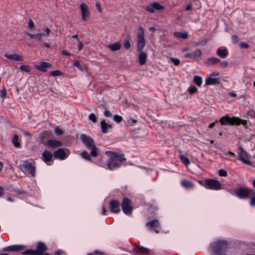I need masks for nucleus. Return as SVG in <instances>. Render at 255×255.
Listing matches in <instances>:
<instances>
[{"instance_id":"052dcab7","label":"nucleus","mask_w":255,"mask_h":255,"mask_svg":"<svg viewBox=\"0 0 255 255\" xmlns=\"http://www.w3.org/2000/svg\"><path fill=\"white\" fill-rule=\"evenodd\" d=\"M250 204L252 206H255V197H253L250 202Z\"/></svg>"},{"instance_id":"4468645a","label":"nucleus","mask_w":255,"mask_h":255,"mask_svg":"<svg viewBox=\"0 0 255 255\" xmlns=\"http://www.w3.org/2000/svg\"><path fill=\"white\" fill-rule=\"evenodd\" d=\"M54 155L57 158L63 160L68 156V153L67 154L63 149L59 148L55 151L54 153Z\"/></svg>"},{"instance_id":"dca6fc26","label":"nucleus","mask_w":255,"mask_h":255,"mask_svg":"<svg viewBox=\"0 0 255 255\" xmlns=\"http://www.w3.org/2000/svg\"><path fill=\"white\" fill-rule=\"evenodd\" d=\"M51 64L46 62H42L39 65H35V67L36 69L42 72H46L47 68L51 66Z\"/></svg>"},{"instance_id":"e2e57ef3","label":"nucleus","mask_w":255,"mask_h":255,"mask_svg":"<svg viewBox=\"0 0 255 255\" xmlns=\"http://www.w3.org/2000/svg\"><path fill=\"white\" fill-rule=\"evenodd\" d=\"M192 5L191 3H188L186 5L185 9H186V10H190L192 8Z\"/></svg>"},{"instance_id":"37998d69","label":"nucleus","mask_w":255,"mask_h":255,"mask_svg":"<svg viewBox=\"0 0 255 255\" xmlns=\"http://www.w3.org/2000/svg\"><path fill=\"white\" fill-rule=\"evenodd\" d=\"M81 155L84 158L88 159V160H90L91 154H89L87 151H85L82 152V153H81Z\"/></svg>"},{"instance_id":"7ed1b4c3","label":"nucleus","mask_w":255,"mask_h":255,"mask_svg":"<svg viewBox=\"0 0 255 255\" xmlns=\"http://www.w3.org/2000/svg\"><path fill=\"white\" fill-rule=\"evenodd\" d=\"M80 139L86 147L91 150L90 154L92 156L96 157L98 155V150L96 147L94 140L89 136L82 134L80 135Z\"/></svg>"},{"instance_id":"9d476101","label":"nucleus","mask_w":255,"mask_h":255,"mask_svg":"<svg viewBox=\"0 0 255 255\" xmlns=\"http://www.w3.org/2000/svg\"><path fill=\"white\" fill-rule=\"evenodd\" d=\"M238 159L245 164L251 165L252 163L250 160L249 154L243 148H240V151L238 152Z\"/></svg>"},{"instance_id":"09e8293b","label":"nucleus","mask_w":255,"mask_h":255,"mask_svg":"<svg viewBox=\"0 0 255 255\" xmlns=\"http://www.w3.org/2000/svg\"><path fill=\"white\" fill-rule=\"evenodd\" d=\"M248 115L251 118H255V111L251 110L248 112Z\"/></svg>"},{"instance_id":"f03ea898","label":"nucleus","mask_w":255,"mask_h":255,"mask_svg":"<svg viewBox=\"0 0 255 255\" xmlns=\"http://www.w3.org/2000/svg\"><path fill=\"white\" fill-rule=\"evenodd\" d=\"M229 244L226 240H219L211 245V250L214 255H229Z\"/></svg>"},{"instance_id":"338daca9","label":"nucleus","mask_w":255,"mask_h":255,"mask_svg":"<svg viewBox=\"0 0 255 255\" xmlns=\"http://www.w3.org/2000/svg\"><path fill=\"white\" fill-rule=\"evenodd\" d=\"M218 120H217V121H216L215 122L212 123H211V124L209 125V127L210 128H212L215 126V123H218Z\"/></svg>"},{"instance_id":"c756f323","label":"nucleus","mask_w":255,"mask_h":255,"mask_svg":"<svg viewBox=\"0 0 255 255\" xmlns=\"http://www.w3.org/2000/svg\"><path fill=\"white\" fill-rule=\"evenodd\" d=\"M135 251L138 253L147 254L149 253V250L142 246H137L135 248Z\"/></svg>"},{"instance_id":"a878e982","label":"nucleus","mask_w":255,"mask_h":255,"mask_svg":"<svg viewBox=\"0 0 255 255\" xmlns=\"http://www.w3.org/2000/svg\"><path fill=\"white\" fill-rule=\"evenodd\" d=\"M220 62V60L216 57H210L207 59L205 63L207 65H216Z\"/></svg>"},{"instance_id":"13d9d810","label":"nucleus","mask_w":255,"mask_h":255,"mask_svg":"<svg viewBox=\"0 0 255 255\" xmlns=\"http://www.w3.org/2000/svg\"><path fill=\"white\" fill-rule=\"evenodd\" d=\"M77 46H78V49L79 50H81L83 47V44L82 42H81L79 39H78V44H77Z\"/></svg>"},{"instance_id":"a18cd8bd","label":"nucleus","mask_w":255,"mask_h":255,"mask_svg":"<svg viewBox=\"0 0 255 255\" xmlns=\"http://www.w3.org/2000/svg\"><path fill=\"white\" fill-rule=\"evenodd\" d=\"M145 9L146 10H147L148 11L152 12V13L154 12L155 11V9L153 7L152 4H151L150 5L147 6L145 8Z\"/></svg>"},{"instance_id":"72a5a7b5","label":"nucleus","mask_w":255,"mask_h":255,"mask_svg":"<svg viewBox=\"0 0 255 255\" xmlns=\"http://www.w3.org/2000/svg\"><path fill=\"white\" fill-rule=\"evenodd\" d=\"M152 4L153 6V7L154 8V9L155 10H162L164 8V6L161 5L160 4H159V3H158L157 2H154L152 3Z\"/></svg>"},{"instance_id":"2f4dec72","label":"nucleus","mask_w":255,"mask_h":255,"mask_svg":"<svg viewBox=\"0 0 255 255\" xmlns=\"http://www.w3.org/2000/svg\"><path fill=\"white\" fill-rule=\"evenodd\" d=\"M193 81L195 84L198 86L200 87L202 83V79L201 76H195L193 78Z\"/></svg>"},{"instance_id":"8fccbe9b","label":"nucleus","mask_w":255,"mask_h":255,"mask_svg":"<svg viewBox=\"0 0 255 255\" xmlns=\"http://www.w3.org/2000/svg\"><path fill=\"white\" fill-rule=\"evenodd\" d=\"M6 95V91L5 89L4 88L1 90V91L0 92V96L2 98H4L5 97Z\"/></svg>"},{"instance_id":"c9c22d12","label":"nucleus","mask_w":255,"mask_h":255,"mask_svg":"<svg viewBox=\"0 0 255 255\" xmlns=\"http://www.w3.org/2000/svg\"><path fill=\"white\" fill-rule=\"evenodd\" d=\"M180 159L182 161V162L185 165H188L190 164V161H189V159L184 156V155H180Z\"/></svg>"},{"instance_id":"49530a36","label":"nucleus","mask_w":255,"mask_h":255,"mask_svg":"<svg viewBox=\"0 0 255 255\" xmlns=\"http://www.w3.org/2000/svg\"><path fill=\"white\" fill-rule=\"evenodd\" d=\"M89 119L94 123H95L97 122V117L94 114H90V115L89 116Z\"/></svg>"},{"instance_id":"a211bd4d","label":"nucleus","mask_w":255,"mask_h":255,"mask_svg":"<svg viewBox=\"0 0 255 255\" xmlns=\"http://www.w3.org/2000/svg\"><path fill=\"white\" fill-rule=\"evenodd\" d=\"M4 56L7 59L14 61H22L23 60L22 56L16 54H5Z\"/></svg>"},{"instance_id":"6e6d98bb","label":"nucleus","mask_w":255,"mask_h":255,"mask_svg":"<svg viewBox=\"0 0 255 255\" xmlns=\"http://www.w3.org/2000/svg\"><path fill=\"white\" fill-rule=\"evenodd\" d=\"M232 39L234 43L235 44H237L239 41V38L236 35H234L232 36Z\"/></svg>"},{"instance_id":"9b49d317","label":"nucleus","mask_w":255,"mask_h":255,"mask_svg":"<svg viewBox=\"0 0 255 255\" xmlns=\"http://www.w3.org/2000/svg\"><path fill=\"white\" fill-rule=\"evenodd\" d=\"M79 7L81 13V19L83 21H86L90 16L88 6L86 3L83 2L80 4Z\"/></svg>"},{"instance_id":"b1692460","label":"nucleus","mask_w":255,"mask_h":255,"mask_svg":"<svg viewBox=\"0 0 255 255\" xmlns=\"http://www.w3.org/2000/svg\"><path fill=\"white\" fill-rule=\"evenodd\" d=\"M139 52V62L141 65H143L146 62L147 54L145 52L142 51V50Z\"/></svg>"},{"instance_id":"3c124183","label":"nucleus","mask_w":255,"mask_h":255,"mask_svg":"<svg viewBox=\"0 0 255 255\" xmlns=\"http://www.w3.org/2000/svg\"><path fill=\"white\" fill-rule=\"evenodd\" d=\"M136 123V121L133 119L130 118L128 121V123L129 126H133Z\"/></svg>"},{"instance_id":"4d7b16f0","label":"nucleus","mask_w":255,"mask_h":255,"mask_svg":"<svg viewBox=\"0 0 255 255\" xmlns=\"http://www.w3.org/2000/svg\"><path fill=\"white\" fill-rule=\"evenodd\" d=\"M34 24L33 20L31 19H29L28 24V27L31 29L34 27Z\"/></svg>"},{"instance_id":"20e7f679","label":"nucleus","mask_w":255,"mask_h":255,"mask_svg":"<svg viewBox=\"0 0 255 255\" xmlns=\"http://www.w3.org/2000/svg\"><path fill=\"white\" fill-rule=\"evenodd\" d=\"M220 122L222 125H226L228 124L230 125H240L241 124L246 125L247 123L246 120H242L236 117L230 118L229 116H225L222 117L220 120Z\"/></svg>"},{"instance_id":"ddd939ff","label":"nucleus","mask_w":255,"mask_h":255,"mask_svg":"<svg viewBox=\"0 0 255 255\" xmlns=\"http://www.w3.org/2000/svg\"><path fill=\"white\" fill-rule=\"evenodd\" d=\"M111 212L119 213L120 212V202L117 200H111L110 203Z\"/></svg>"},{"instance_id":"bf43d9fd","label":"nucleus","mask_w":255,"mask_h":255,"mask_svg":"<svg viewBox=\"0 0 255 255\" xmlns=\"http://www.w3.org/2000/svg\"><path fill=\"white\" fill-rule=\"evenodd\" d=\"M96 7L97 8L98 10L100 12H102V8H101V4H100V2H97L96 3Z\"/></svg>"},{"instance_id":"a19ab883","label":"nucleus","mask_w":255,"mask_h":255,"mask_svg":"<svg viewBox=\"0 0 255 255\" xmlns=\"http://www.w3.org/2000/svg\"><path fill=\"white\" fill-rule=\"evenodd\" d=\"M22 254L24 255H37L36 254V252H35V251L32 250H26L25 251H24L22 253Z\"/></svg>"},{"instance_id":"864d4df0","label":"nucleus","mask_w":255,"mask_h":255,"mask_svg":"<svg viewBox=\"0 0 255 255\" xmlns=\"http://www.w3.org/2000/svg\"><path fill=\"white\" fill-rule=\"evenodd\" d=\"M188 91L191 94H193L197 91V89L195 87H190L188 88Z\"/></svg>"},{"instance_id":"393cba45","label":"nucleus","mask_w":255,"mask_h":255,"mask_svg":"<svg viewBox=\"0 0 255 255\" xmlns=\"http://www.w3.org/2000/svg\"><path fill=\"white\" fill-rule=\"evenodd\" d=\"M181 185L187 189H192L194 187L193 183L187 180H182L181 182Z\"/></svg>"},{"instance_id":"4be33fe9","label":"nucleus","mask_w":255,"mask_h":255,"mask_svg":"<svg viewBox=\"0 0 255 255\" xmlns=\"http://www.w3.org/2000/svg\"><path fill=\"white\" fill-rule=\"evenodd\" d=\"M24 170L26 173L30 174L32 175H34L35 172V168L32 164L30 163H27L24 164Z\"/></svg>"},{"instance_id":"bb28decb","label":"nucleus","mask_w":255,"mask_h":255,"mask_svg":"<svg viewBox=\"0 0 255 255\" xmlns=\"http://www.w3.org/2000/svg\"><path fill=\"white\" fill-rule=\"evenodd\" d=\"M46 249V247L45 245L43 243H40L37 244L35 252H36L37 255H40L43 253Z\"/></svg>"},{"instance_id":"cd10ccee","label":"nucleus","mask_w":255,"mask_h":255,"mask_svg":"<svg viewBox=\"0 0 255 255\" xmlns=\"http://www.w3.org/2000/svg\"><path fill=\"white\" fill-rule=\"evenodd\" d=\"M47 144L49 146L52 147H57L62 146V142L56 140L50 139L47 141Z\"/></svg>"},{"instance_id":"ea45409f","label":"nucleus","mask_w":255,"mask_h":255,"mask_svg":"<svg viewBox=\"0 0 255 255\" xmlns=\"http://www.w3.org/2000/svg\"><path fill=\"white\" fill-rule=\"evenodd\" d=\"M113 120L117 123H119L123 120V117L121 116H119L117 115H114L113 117Z\"/></svg>"},{"instance_id":"473e14b6","label":"nucleus","mask_w":255,"mask_h":255,"mask_svg":"<svg viewBox=\"0 0 255 255\" xmlns=\"http://www.w3.org/2000/svg\"><path fill=\"white\" fill-rule=\"evenodd\" d=\"M18 136L16 134L14 135L12 139V142L13 145L16 147H18L20 146V143L18 142Z\"/></svg>"},{"instance_id":"69168bd1","label":"nucleus","mask_w":255,"mask_h":255,"mask_svg":"<svg viewBox=\"0 0 255 255\" xmlns=\"http://www.w3.org/2000/svg\"><path fill=\"white\" fill-rule=\"evenodd\" d=\"M229 95L231 97H234L235 98V97H237V94L234 92H230L229 93Z\"/></svg>"},{"instance_id":"58836bf2","label":"nucleus","mask_w":255,"mask_h":255,"mask_svg":"<svg viewBox=\"0 0 255 255\" xmlns=\"http://www.w3.org/2000/svg\"><path fill=\"white\" fill-rule=\"evenodd\" d=\"M62 74V72H61L59 70H56L51 72L49 73L50 76H61Z\"/></svg>"},{"instance_id":"5701e85b","label":"nucleus","mask_w":255,"mask_h":255,"mask_svg":"<svg viewBox=\"0 0 255 255\" xmlns=\"http://www.w3.org/2000/svg\"><path fill=\"white\" fill-rule=\"evenodd\" d=\"M108 48L112 51H116L121 49L122 45L120 42H116L108 46Z\"/></svg>"},{"instance_id":"603ef678","label":"nucleus","mask_w":255,"mask_h":255,"mask_svg":"<svg viewBox=\"0 0 255 255\" xmlns=\"http://www.w3.org/2000/svg\"><path fill=\"white\" fill-rule=\"evenodd\" d=\"M220 64V66L222 68H226L227 67V66L228 65V63L226 61H223V62H221L220 61V62H219Z\"/></svg>"},{"instance_id":"c85d7f7f","label":"nucleus","mask_w":255,"mask_h":255,"mask_svg":"<svg viewBox=\"0 0 255 255\" xmlns=\"http://www.w3.org/2000/svg\"><path fill=\"white\" fill-rule=\"evenodd\" d=\"M173 35L175 37L179 38L186 39L188 38V33L187 32H175L173 33Z\"/></svg>"},{"instance_id":"f704fd0d","label":"nucleus","mask_w":255,"mask_h":255,"mask_svg":"<svg viewBox=\"0 0 255 255\" xmlns=\"http://www.w3.org/2000/svg\"><path fill=\"white\" fill-rule=\"evenodd\" d=\"M19 69L24 72H29L31 71L30 67L26 65H22L20 66Z\"/></svg>"},{"instance_id":"0eeeda50","label":"nucleus","mask_w":255,"mask_h":255,"mask_svg":"<svg viewBox=\"0 0 255 255\" xmlns=\"http://www.w3.org/2000/svg\"><path fill=\"white\" fill-rule=\"evenodd\" d=\"M42 30L45 33H37L36 34H31L29 32H26L25 34L28 36L30 39H36L37 41L41 42L42 41L43 37H47L51 32L50 29L48 27L43 28Z\"/></svg>"},{"instance_id":"f3484780","label":"nucleus","mask_w":255,"mask_h":255,"mask_svg":"<svg viewBox=\"0 0 255 255\" xmlns=\"http://www.w3.org/2000/svg\"><path fill=\"white\" fill-rule=\"evenodd\" d=\"M202 54V52L201 50L197 49L194 52L190 53H187L184 55V57L189 58L191 59H194L196 58H199Z\"/></svg>"},{"instance_id":"4c0bfd02","label":"nucleus","mask_w":255,"mask_h":255,"mask_svg":"<svg viewBox=\"0 0 255 255\" xmlns=\"http://www.w3.org/2000/svg\"><path fill=\"white\" fill-rule=\"evenodd\" d=\"M170 61L172 62L175 66H178L180 64V60L178 58H175L173 57L170 58Z\"/></svg>"},{"instance_id":"39448f33","label":"nucleus","mask_w":255,"mask_h":255,"mask_svg":"<svg viewBox=\"0 0 255 255\" xmlns=\"http://www.w3.org/2000/svg\"><path fill=\"white\" fill-rule=\"evenodd\" d=\"M234 194L240 199H246L249 198L251 196L255 194V191L253 189L248 188L240 187L237 188L235 193H231Z\"/></svg>"},{"instance_id":"423d86ee","label":"nucleus","mask_w":255,"mask_h":255,"mask_svg":"<svg viewBox=\"0 0 255 255\" xmlns=\"http://www.w3.org/2000/svg\"><path fill=\"white\" fill-rule=\"evenodd\" d=\"M138 31L137 47L138 51H141L143 49L146 44L143 28L141 26H138Z\"/></svg>"},{"instance_id":"6ab92c4d","label":"nucleus","mask_w":255,"mask_h":255,"mask_svg":"<svg viewBox=\"0 0 255 255\" xmlns=\"http://www.w3.org/2000/svg\"><path fill=\"white\" fill-rule=\"evenodd\" d=\"M52 158V154L48 151L45 150L42 153V159L48 165H51V159Z\"/></svg>"},{"instance_id":"e433bc0d","label":"nucleus","mask_w":255,"mask_h":255,"mask_svg":"<svg viewBox=\"0 0 255 255\" xmlns=\"http://www.w3.org/2000/svg\"><path fill=\"white\" fill-rule=\"evenodd\" d=\"M74 65L76 66L79 70L81 71H84V68L80 64L79 62L77 60L74 61Z\"/></svg>"},{"instance_id":"7c9ffc66","label":"nucleus","mask_w":255,"mask_h":255,"mask_svg":"<svg viewBox=\"0 0 255 255\" xmlns=\"http://www.w3.org/2000/svg\"><path fill=\"white\" fill-rule=\"evenodd\" d=\"M101 127L102 128V131L104 133H107L108 132L107 129L109 128H111V126L110 125H108L105 121H102L101 122Z\"/></svg>"},{"instance_id":"680f3d73","label":"nucleus","mask_w":255,"mask_h":255,"mask_svg":"<svg viewBox=\"0 0 255 255\" xmlns=\"http://www.w3.org/2000/svg\"><path fill=\"white\" fill-rule=\"evenodd\" d=\"M104 115L107 117H111L112 115L110 111L106 110L104 112Z\"/></svg>"},{"instance_id":"c03bdc74","label":"nucleus","mask_w":255,"mask_h":255,"mask_svg":"<svg viewBox=\"0 0 255 255\" xmlns=\"http://www.w3.org/2000/svg\"><path fill=\"white\" fill-rule=\"evenodd\" d=\"M219 175L220 176L226 177L228 175V173L225 170L221 169L219 170Z\"/></svg>"},{"instance_id":"6e6552de","label":"nucleus","mask_w":255,"mask_h":255,"mask_svg":"<svg viewBox=\"0 0 255 255\" xmlns=\"http://www.w3.org/2000/svg\"><path fill=\"white\" fill-rule=\"evenodd\" d=\"M205 187L207 189L218 190L221 188V184L218 180L209 179L205 181Z\"/></svg>"},{"instance_id":"2eb2a0df","label":"nucleus","mask_w":255,"mask_h":255,"mask_svg":"<svg viewBox=\"0 0 255 255\" xmlns=\"http://www.w3.org/2000/svg\"><path fill=\"white\" fill-rule=\"evenodd\" d=\"M25 249V247L24 245H13L6 247L4 249V251H21Z\"/></svg>"},{"instance_id":"774afa93","label":"nucleus","mask_w":255,"mask_h":255,"mask_svg":"<svg viewBox=\"0 0 255 255\" xmlns=\"http://www.w3.org/2000/svg\"><path fill=\"white\" fill-rule=\"evenodd\" d=\"M42 45L43 46H45V47H47V48H50V44L48 43L47 42H43V44H42Z\"/></svg>"},{"instance_id":"412c9836","label":"nucleus","mask_w":255,"mask_h":255,"mask_svg":"<svg viewBox=\"0 0 255 255\" xmlns=\"http://www.w3.org/2000/svg\"><path fill=\"white\" fill-rule=\"evenodd\" d=\"M217 54L222 58H225L229 54L227 48L224 47H220L217 50Z\"/></svg>"},{"instance_id":"1a4fd4ad","label":"nucleus","mask_w":255,"mask_h":255,"mask_svg":"<svg viewBox=\"0 0 255 255\" xmlns=\"http://www.w3.org/2000/svg\"><path fill=\"white\" fill-rule=\"evenodd\" d=\"M122 210L126 215H129L132 211V206L130 200L128 198L123 199L122 204Z\"/></svg>"},{"instance_id":"de8ad7c7","label":"nucleus","mask_w":255,"mask_h":255,"mask_svg":"<svg viewBox=\"0 0 255 255\" xmlns=\"http://www.w3.org/2000/svg\"><path fill=\"white\" fill-rule=\"evenodd\" d=\"M124 45L125 48L127 49H128L130 48L131 45L128 39H127L125 40Z\"/></svg>"},{"instance_id":"f257e3e1","label":"nucleus","mask_w":255,"mask_h":255,"mask_svg":"<svg viewBox=\"0 0 255 255\" xmlns=\"http://www.w3.org/2000/svg\"><path fill=\"white\" fill-rule=\"evenodd\" d=\"M106 153L110 157L107 161V165L110 170H115L119 168L126 160L124 154H119L116 152L110 151H107Z\"/></svg>"},{"instance_id":"aec40b11","label":"nucleus","mask_w":255,"mask_h":255,"mask_svg":"<svg viewBox=\"0 0 255 255\" xmlns=\"http://www.w3.org/2000/svg\"><path fill=\"white\" fill-rule=\"evenodd\" d=\"M220 84V79L218 78L207 77L205 80L206 85H214Z\"/></svg>"},{"instance_id":"0e129e2a","label":"nucleus","mask_w":255,"mask_h":255,"mask_svg":"<svg viewBox=\"0 0 255 255\" xmlns=\"http://www.w3.org/2000/svg\"><path fill=\"white\" fill-rule=\"evenodd\" d=\"M62 54L63 55H67V56H70L71 54L69 52H68L66 50H63L62 51Z\"/></svg>"},{"instance_id":"79ce46f5","label":"nucleus","mask_w":255,"mask_h":255,"mask_svg":"<svg viewBox=\"0 0 255 255\" xmlns=\"http://www.w3.org/2000/svg\"><path fill=\"white\" fill-rule=\"evenodd\" d=\"M54 132L56 135H61L63 133L62 130L57 127L54 128Z\"/></svg>"},{"instance_id":"f8f14e48","label":"nucleus","mask_w":255,"mask_h":255,"mask_svg":"<svg viewBox=\"0 0 255 255\" xmlns=\"http://www.w3.org/2000/svg\"><path fill=\"white\" fill-rule=\"evenodd\" d=\"M146 225L150 230H153L156 233H159L160 231V226L158 220H152L147 223Z\"/></svg>"},{"instance_id":"5fc2aeb1","label":"nucleus","mask_w":255,"mask_h":255,"mask_svg":"<svg viewBox=\"0 0 255 255\" xmlns=\"http://www.w3.org/2000/svg\"><path fill=\"white\" fill-rule=\"evenodd\" d=\"M240 46L242 48H248L249 47V44L246 42H241Z\"/></svg>"}]
</instances>
